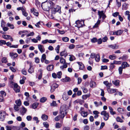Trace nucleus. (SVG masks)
Listing matches in <instances>:
<instances>
[{
    "label": "nucleus",
    "instance_id": "1",
    "mask_svg": "<svg viewBox=\"0 0 130 130\" xmlns=\"http://www.w3.org/2000/svg\"><path fill=\"white\" fill-rule=\"evenodd\" d=\"M55 4L51 0H47L42 3L41 6L45 10L49 11L51 9L53 8Z\"/></svg>",
    "mask_w": 130,
    "mask_h": 130
},
{
    "label": "nucleus",
    "instance_id": "20",
    "mask_svg": "<svg viewBox=\"0 0 130 130\" xmlns=\"http://www.w3.org/2000/svg\"><path fill=\"white\" fill-rule=\"evenodd\" d=\"M31 12L36 16H38V12H37L36 10L34 8H33L32 9H31Z\"/></svg>",
    "mask_w": 130,
    "mask_h": 130
},
{
    "label": "nucleus",
    "instance_id": "13",
    "mask_svg": "<svg viewBox=\"0 0 130 130\" xmlns=\"http://www.w3.org/2000/svg\"><path fill=\"white\" fill-rule=\"evenodd\" d=\"M108 47L113 49H116L118 48L119 46L116 44L109 45Z\"/></svg>",
    "mask_w": 130,
    "mask_h": 130
},
{
    "label": "nucleus",
    "instance_id": "35",
    "mask_svg": "<svg viewBox=\"0 0 130 130\" xmlns=\"http://www.w3.org/2000/svg\"><path fill=\"white\" fill-rule=\"evenodd\" d=\"M38 104H39L38 103H35L32 104V107L33 108L35 109L37 107Z\"/></svg>",
    "mask_w": 130,
    "mask_h": 130
},
{
    "label": "nucleus",
    "instance_id": "48",
    "mask_svg": "<svg viewBox=\"0 0 130 130\" xmlns=\"http://www.w3.org/2000/svg\"><path fill=\"white\" fill-rule=\"evenodd\" d=\"M60 61L61 63L64 64L66 63V60L65 59L63 58L62 57H61L60 58Z\"/></svg>",
    "mask_w": 130,
    "mask_h": 130
},
{
    "label": "nucleus",
    "instance_id": "50",
    "mask_svg": "<svg viewBox=\"0 0 130 130\" xmlns=\"http://www.w3.org/2000/svg\"><path fill=\"white\" fill-rule=\"evenodd\" d=\"M109 58L111 60H114L116 59V56L115 55H110L109 56Z\"/></svg>",
    "mask_w": 130,
    "mask_h": 130
},
{
    "label": "nucleus",
    "instance_id": "28",
    "mask_svg": "<svg viewBox=\"0 0 130 130\" xmlns=\"http://www.w3.org/2000/svg\"><path fill=\"white\" fill-rule=\"evenodd\" d=\"M15 103L17 104V105H18L20 106H21L22 104V102L20 99L16 100L15 101Z\"/></svg>",
    "mask_w": 130,
    "mask_h": 130
},
{
    "label": "nucleus",
    "instance_id": "31",
    "mask_svg": "<svg viewBox=\"0 0 130 130\" xmlns=\"http://www.w3.org/2000/svg\"><path fill=\"white\" fill-rule=\"evenodd\" d=\"M96 61L97 62H99L100 60V56L99 54H96V56L95 58Z\"/></svg>",
    "mask_w": 130,
    "mask_h": 130
},
{
    "label": "nucleus",
    "instance_id": "23",
    "mask_svg": "<svg viewBox=\"0 0 130 130\" xmlns=\"http://www.w3.org/2000/svg\"><path fill=\"white\" fill-rule=\"evenodd\" d=\"M34 71V69L32 67V66L31 64L30 65V68L28 70V72L30 73H33Z\"/></svg>",
    "mask_w": 130,
    "mask_h": 130
},
{
    "label": "nucleus",
    "instance_id": "60",
    "mask_svg": "<svg viewBox=\"0 0 130 130\" xmlns=\"http://www.w3.org/2000/svg\"><path fill=\"white\" fill-rule=\"evenodd\" d=\"M60 48V46L58 45L55 49V50L56 51L57 53H59V50Z\"/></svg>",
    "mask_w": 130,
    "mask_h": 130
},
{
    "label": "nucleus",
    "instance_id": "26",
    "mask_svg": "<svg viewBox=\"0 0 130 130\" xmlns=\"http://www.w3.org/2000/svg\"><path fill=\"white\" fill-rule=\"evenodd\" d=\"M112 83L116 86H119V80H117L115 81H112Z\"/></svg>",
    "mask_w": 130,
    "mask_h": 130
},
{
    "label": "nucleus",
    "instance_id": "54",
    "mask_svg": "<svg viewBox=\"0 0 130 130\" xmlns=\"http://www.w3.org/2000/svg\"><path fill=\"white\" fill-rule=\"evenodd\" d=\"M62 40L66 42H67L69 41V38L67 37H64L62 38Z\"/></svg>",
    "mask_w": 130,
    "mask_h": 130
},
{
    "label": "nucleus",
    "instance_id": "19",
    "mask_svg": "<svg viewBox=\"0 0 130 130\" xmlns=\"http://www.w3.org/2000/svg\"><path fill=\"white\" fill-rule=\"evenodd\" d=\"M93 113L95 115L94 118L95 119L99 117L98 114L100 113V112L97 111H93Z\"/></svg>",
    "mask_w": 130,
    "mask_h": 130
},
{
    "label": "nucleus",
    "instance_id": "27",
    "mask_svg": "<svg viewBox=\"0 0 130 130\" xmlns=\"http://www.w3.org/2000/svg\"><path fill=\"white\" fill-rule=\"evenodd\" d=\"M46 56L45 54H43L41 58V60L42 62L43 63L44 62V60H45L46 59Z\"/></svg>",
    "mask_w": 130,
    "mask_h": 130
},
{
    "label": "nucleus",
    "instance_id": "22",
    "mask_svg": "<svg viewBox=\"0 0 130 130\" xmlns=\"http://www.w3.org/2000/svg\"><path fill=\"white\" fill-rule=\"evenodd\" d=\"M96 85V83L93 81H91L90 83V86L92 88L95 87Z\"/></svg>",
    "mask_w": 130,
    "mask_h": 130
},
{
    "label": "nucleus",
    "instance_id": "43",
    "mask_svg": "<svg viewBox=\"0 0 130 130\" xmlns=\"http://www.w3.org/2000/svg\"><path fill=\"white\" fill-rule=\"evenodd\" d=\"M26 10L24 8L23 11H22V12L23 15L25 17H27L28 15V14L26 12Z\"/></svg>",
    "mask_w": 130,
    "mask_h": 130
},
{
    "label": "nucleus",
    "instance_id": "29",
    "mask_svg": "<svg viewBox=\"0 0 130 130\" xmlns=\"http://www.w3.org/2000/svg\"><path fill=\"white\" fill-rule=\"evenodd\" d=\"M128 5L126 3H124L122 5V9L125 10L127 9Z\"/></svg>",
    "mask_w": 130,
    "mask_h": 130
},
{
    "label": "nucleus",
    "instance_id": "42",
    "mask_svg": "<svg viewBox=\"0 0 130 130\" xmlns=\"http://www.w3.org/2000/svg\"><path fill=\"white\" fill-rule=\"evenodd\" d=\"M70 57L69 58V60L71 61H72L75 60V57L72 55H69Z\"/></svg>",
    "mask_w": 130,
    "mask_h": 130
},
{
    "label": "nucleus",
    "instance_id": "58",
    "mask_svg": "<svg viewBox=\"0 0 130 130\" xmlns=\"http://www.w3.org/2000/svg\"><path fill=\"white\" fill-rule=\"evenodd\" d=\"M115 66L114 65V64L113 63H111L109 66L110 69L112 70L115 68Z\"/></svg>",
    "mask_w": 130,
    "mask_h": 130
},
{
    "label": "nucleus",
    "instance_id": "9",
    "mask_svg": "<svg viewBox=\"0 0 130 130\" xmlns=\"http://www.w3.org/2000/svg\"><path fill=\"white\" fill-rule=\"evenodd\" d=\"M103 84L106 86L107 91L110 89V87L112 85L111 83H109L107 81H104Z\"/></svg>",
    "mask_w": 130,
    "mask_h": 130
},
{
    "label": "nucleus",
    "instance_id": "59",
    "mask_svg": "<svg viewBox=\"0 0 130 130\" xmlns=\"http://www.w3.org/2000/svg\"><path fill=\"white\" fill-rule=\"evenodd\" d=\"M43 124L44 125V126L46 128H47L48 127L49 124L47 122H44L43 123Z\"/></svg>",
    "mask_w": 130,
    "mask_h": 130
},
{
    "label": "nucleus",
    "instance_id": "25",
    "mask_svg": "<svg viewBox=\"0 0 130 130\" xmlns=\"http://www.w3.org/2000/svg\"><path fill=\"white\" fill-rule=\"evenodd\" d=\"M108 108L110 110V112L111 114L112 115H114L116 114L115 111H113V110L112 107L110 106H109Z\"/></svg>",
    "mask_w": 130,
    "mask_h": 130
},
{
    "label": "nucleus",
    "instance_id": "41",
    "mask_svg": "<svg viewBox=\"0 0 130 130\" xmlns=\"http://www.w3.org/2000/svg\"><path fill=\"white\" fill-rule=\"evenodd\" d=\"M118 112L121 114H123L124 110L123 109L121 108H119L117 109Z\"/></svg>",
    "mask_w": 130,
    "mask_h": 130
},
{
    "label": "nucleus",
    "instance_id": "47",
    "mask_svg": "<svg viewBox=\"0 0 130 130\" xmlns=\"http://www.w3.org/2000/svg\"><path fill=\"white\" fill-rule=\"evenodd\" d=\"M123 69L121 66L118 69V70L119 74L120 75L122 73Z\"/></svg>",
    "mask_w": 130,
    "mask_h": 130
},
{
    "label": "nucleus",
    "instance_id": "51",
    "mask_svg": "<svg viewBox=\"0 0 130 130\" xmlns=\"http://www.w3.org/2000/svg\"><path fill=\"white\" fill-rule=\"evenodd\" d=\"M91 41L92 43H94L97 42V39L96 38L94 37L91 39Z\"/></svg>",
    "mask_w": 130,
    "mask_h": 130
},
{
    "label": "nucleus",
    "instance_id": "5",
    "mask_svg": "<svg viewBox=\"0 0 130 130\" xmlns=\"http://www.w3.org/2000/svg\"><path fill=\"white\" fill-rule=\"evenodd\" d=\"M27 111V109L24 107L22 106L20 108V112L22 116L25 114Z\"/></svg>",
    "mask_w": 130,
    "mask_h": 130
},
{
    "label": "nucleus",
    "instance_id": "46",
    "mask_svg": "<svg viewBox=\"0 0 130 130\" xmlns=\"http://www.w3.org/2000/svg\"><path fill=\"white\" fill-rule=\"evenodd\" d=\"M116 2L117 3V5L118 7L119 8L121 6V1L120 0H116Z\"/></svg>",
    "mask_w": 130,
    "mask_h": 130
},
{
    "label": "nucleus",
    "instance_id": "61",
    "mask_svg": "<svg viewBox=\"0 0 130 130\" xmlns=\"http://www.w3.org/2000/svg\"><path fill=\"white\" fill-rule=\"evenodd\" d=\"M39 71L40 72V73L39 76L38 78L39 79H41L42 76V70H39Z\"/></svg>",
    "mask_w": 130,
    "mask_h": 130
},
{
    "label": "nucleus",
    "instance_id": "6",
    "mask_svg": "<svg viewBox=\"0 0 130 130\" xmlns=\"http://www.w3.org/2000/svg\"><path fill=\"white\" fill-rule=\"evenodd\" d=\"M75 23L77 24V27L79 28L83 27L84 25V21H80L79 20L76 21Z\"/></svg>",
    "mask_w": 130,
    "mask_h": 130
},
{
    "label": "nucleus",
    "instance_id": "63",
    "mask_svg": "<svg viewBox=\"0 0 130 130\" xmlns=\"http://www.w3.org/2000/svg\"><path fill=\"white\" fill-rule=\"evenodd\" d=\"M56 102L55 101H53L52 102L51 104L50 105L52 106H56Z\"/></svg>",
    "mask_w": 130,
    "mask_h": 130
},
{
    "label": "nucleus",
    "instance_id": "3",
    "mask_svg": "<svg viewBox=\"0 0 130 130\" xmlns=\"http://www.w3.org/2000/svg\"><path fill=\"white\" fill-rule=\"evenodd\" d=\"M101 115L104 116L103 118L105 120L107 121L109 117L108 113L104 110L101 113Z\"/></svg>",
    "mask_w": 130,
    "mask_h": 130
},
{
    "label": "nucleus",
    "instance_id": "8",
    "mask_svg": "<svg viewBox=\"0 0 130 130\" xmlns=\"http://www.w3.org/2000/svg\"><path fill=\"white\" fill-rule=\"evenodd\" d=\"M9 54L11 58L12 59H14L18 56V54L16 53L10 52Z\"/></svg>",
    "mask_w": 130,
    "mask_h": 130
},
{
    "label": "nucleus",
    "instance_id": "53",
    "mask_svg": "<svg viewBox=\"0 0 130 130\" xmlns=\"http://www.w3.org/2000/svg\"><path fill=\"white\" fill-rule=\"evenodd\" d=\"M63 66L60 67V68L61 69H63L64 68H66L67 67V64L66 62L63 64Z\"/></svg>",
    "mask_w": 130,
    "mask_h": 130
},
{
    "label": "nucleus",
    "instance_id": "21",
    "mask_svg": "<svg viewBox=\"0 0 130 130\" xmlns=\"http://www.w3.org/2000/svg\"><path fill=\"white\" fill-rule=\"evenodd\" d=\"M62 98L64 100H67L69 98L68 95L65 92H64Z\"/></svg>",
    "mask_w": 130,
    "mask_h": 130
},
{
    "label": "nucleus",
    "instance_id": "24",
    "mask_svg": "<svg viewBox=\"0 0 130 130\" xmlns=\"http://www.w3.org/2000/svg\"><path fill=\"white\" fill-rule=\"evenodd\" d=\"M48 116L45 114H42L41 117L42 119L44 121L46 120L48 118Z\"/></svg>",
    "mask_w": 130,
    "mask_h": 130
},
{
    "label": "nucleus",
    "instance_id": "39",
    "mask_svg": "<svg viewBox=\"0 0 130 130\" xmlns=\"http://www.w3.org/2000/svg\"><path fill=\"white\" fill-rule=\"evenodd\" d=\"M101 22V20H98L96 23H95V25L93 26L94 28H96L98 27V25Z\"/></svg>",
    "mask_w": 130,
    "mask_h": 130
},
{
    "label": "nucleus",
    "instance_id": "33",
    "mask_svg": "<svg viewBox=\"0 0 130 130\" xmlns=\"http://www.w3.org/2000/svg\"><path fill=\"white\" fill-rule=\"evenodd\" d=\"M116 120L117 122L120 123H122L124 122V121L119 117H117L116 118Z\"/></svg>",
    "mask_w": 130,
    "mask_h": 130
},
{
    "label": "nucleus",
    "instance_id": "62",
    "mask_svg": "<svg viewBox=\"0 0 130 130\" xmlns=\"http://www.w3.org/2000/svg\"><path fill=\"white\" fill-rule=\"evenodd\" d=\"M61 74L62 73L60 71L58 72L57 75V77L59 78H60L61 77Z\"/></svg>",
    "mask_w": 130,
    "mask_h": 130
},
{
    "label": "nucleus",
    "instance_id": "18",
    "mask_svg": "<svg viewBox=\"0 0 130 130\" xmlns=\"http://www.w3.org/2000/svg\"><path fill=\"white\" fill-rule=\"evenodd\" d=\"M117 90L116 89L110 88L107 91L109 93L112 94L116 92Z\"/></svg>",
    "mask_w": 130,
    "mask_h": 130
},
{
    "label": "nucleus",
    "instance_id": "12",
    "mask_svg": "<svg viewBox=\"0 0 130 130\" xmlns=\"http://www.w3.org/2000/svg\"><path fill=\"white\" fill-rule=\"evenodd\" d=\"M38 47L41 53H42L44 52L45 49L43 45L39 44L38 45Z\"/></svg>",
    "mask_w": 130,
    "mask_h": 130
},
{
    "label": "nucleus",
    "instance_id": "38",
    "mask_svg": "<svg viewBox=\"0 0 130 130\" xmlns=\"http://www.w3.org/2000/svg\"><path fill=\"white\" fill-rule=\"evenodd\" d=\"M62 126V124L59 122L56 123L55 124V127L58 128L61 127Z\"/></svg>",
    "mask_w": 130,
    "mask_h": 130
},
{
    "label": "nucleus",
    "instance_id": "2",
    "mask_svg": "<svg viewBox=\"0 0 130 130\" xmlns=\"http://www.w3.org/2000/svg\"><path fill=\"white\" fill-rule=\"evenodd\" d=\"M66 108L62 106L60 108V113L61 116V117L64 118L65 116L67 114Z\"/></svg>",
    "mask_w": 130,
    "mask_h": 130
},
{
    "label": "nucleus",
    "instance_id": "55",
    "mask_svg": "<svg viewBox=\"0 0 130 130\" xmlns=\"http://www.w3.org/2000/svg\"><path fill=\"white\" fill-rule=\"evenodd\" d=\"M1 94V96L3 97H5L6 95V93L4 91H1L0 92Z\"/></svg>",
    "mask_w": 130,
    "mask_h": 130
},
{
    "label": "nucleus",
    "instance_id": "4",
    "mask_svg": "<svg viewBox=\"0 0 130 130\" xmlns=\"http://www.w3.org/2000/svg\"><path fill=\"white\" fill-rule=\"evenodd\" d=\"M61 7L59 6H57L56 8L52 9V12L53 14H55L57 12H58L60 14L61 13Z\"/></svg>",
    "mask_w": 130,
    "mask_h": 130
},
{
    "label": "nucleus",
    "instance_id": "34",
    "mask_svg": "<svg viewBox=\"0 0 130 130\" xmlns=\"http://www.w3.org/2000/svg\"><path fill=\"white\" fill-rule=\"evenodd\" d=\"M47 100V99L46 97H43L40 99V101L41 102L44 103Z\"/></svg>",
    "mask_w": 130,
    "mask_h": 130
},
{
    "label": "nucleus",
    "instance_id": "32",
    "mask_svg": "<svg viewBox=\"0 0 130 130\" xmlns=\"http://www.w3.org/2000/svg\"><path fill=\"white\" fill-rule=\"evenodd\" d=\"M103 11H99L98 12V15L99 16V19H101V17H102L103 15Z\"/></svg>",
    "mask_w": 130,
    "mask_h": 130
},
{
    "label": "nucleus",
    "instance_id": "40",
    "mask_svg": "<svg viewBox=\"0 0 130 130\" xmlns=\"http://www.w3.org/2000/svg\"><path fill=\"white\" fill-rule=\"evenodd\" d=\"M90 95L89 94H85L83 95L82 96V98L84 100H86L88 98L90 97Z\"/></svg>",
    "mask_w": 130,
    "mask_h": 130
},
{
    "label": "nucleus",
    "instance_id": "37",
    "mask_svg": "<svg viewBox=\"0 0 130 130\" xmlns=\"http://www.w3.org/2000/svg\"><path fill=\"white\" fill-rule=\"evenodd\" d=\"M3 37L6 39H9L10 37V36L9 35H2Z\"/></svg>",
    "mask_w": 130,
    "mask_h": 130
},
{
    "label": "nucleus",
    "instance_id": "15",
    "mask_svg": "<svg viewBox=\"0 0 130 130\" xmlns=\"http://www.w3.org/2000/svg\"><path fill=\"white\" fill-rule=\"evenodd\" d=\"M129 66V65L128 64L127 62H122L121 65V67L124 69L126 67Z\"/></svg>",
    "mask_w": 130,
    "mask_h": 130
},
{
    "label": "nucleus",
    "instance_id": "10",
    "mask_svg": "<svg viewBox=\"0 0 130 130\" xmlns=\"http://www.w3.org/2000/svg\"><path fill=\"white\" fill-rule=\"evenodd\" d=\"M123 30H119L113 32V35H116L117 36L121 35L123 32Z\"/></svg>",
    "mask_w": 130,
    "mask_h": 130
},
{
    "label": "nucleus",
    "instance_id": "17",
    "mask_svg": "<svg viewBox=\"0 0 130 130\" xmlns=\"http://www.w3.org/2000/svg\"><path fill=\"white\" fill-rule=\"evenodd\" d=\"M80 114L82 116L84 117H85L87 116L88 113L87 112L82 111L80 112Z\"/></svg>",
    "mask_w": 130,
    "mask_h": 130
},
{
    "label": "nucleus",
    "instance_id": "57",
    "mask_svg": "<svg viewBox=\"0 0 130 130\" xmlns=\"http://www.w3.org/2000/svg\"><path fill=\"white\" fill-rule=\"evenodd\" d=\"M34 121H36L37 123H38L39 122V120L38 119V118L36 117H35L33 118Z\"/></svg>",
    "mask_w": 130,
    "mask_h": 130
},
{
    "label": "nucleus",
    "instance_id": "36",
    "mask_svg": "<svg viewBox=\"0 0 130 130\" xmlns=\"http://www.w3.org/2000/svg\"><path fill=\"white\" fill-rule=\"evenodd\" d=\"M61 115L57 116L54 119L55 120L57 121L60 119V118L63 119V118H62V117H61Z\"/></svg>",
    "mask_w": 130,
    "mask_h": 130
},
{
    "label": "nucleus",
    "instance_id": "49",
    "mask_svg": "<svg viewBox=\"0 0 130 130\" xmlns=\"http://www.w3.org/2000/svg\"><path fill=\"white\" fill-rule=\"evenodd\" d=\"M121 61H117L116 60H114L113 62V64H121Z\"/></svg>",
    "mask_w": 130,
    "mask_h": 130
},
{
    "label": "nucleus",
    "instance_id": "52",
    "mask_svg": "<svg viewBox=\"0 0 130 130\" xmlns=\"http://www.w3.org/2000/svg\"><path fill=\"white\" fill-rule=\"evenodd\" d=\"M19 106H20L16 105H14V109L16 111H18L19 110Z\"/></svg>",
    "mask_w": 130,
    "mask_h": 130
},
{
    "label": "nucleus",
    "instance_id": "56",
    "mask_svg": "<svg viewBox=\"0 0 130 130\" xmlns=\"http://www.w3.org/2000/svg\"><path fill=\"white\" fill-rule=\"evenodd\" d=\"M81 88L83 90V92L85 93H87L88 91L87 89L86 88L84 87H81Z\"/></svg>",
    "mask_w": 130,
    "mask_h": 130
},
{
    "label": "nucleus",
    "instance_id": "44",
    "mask_svg": "<svg viewBox=\"0 0 130 130\" xmlns=\"http://www.w3.org/2000/svg\"><path fill=\"white\" fill-rule=\"evenodd\" d=\"M1 61L3 63H6L7 62V60L6 58V57H3L1 59Z\"/></svg>",
    "mask_w": 130,
    "mask_h": 130
},
{
    "label": "nucleus",
    "instance_id": "7",
    "mask_svg": "<svg viewBox=\"0 0 130 130\" xmlns=\"http://www.w3.org/2000/svg\"><path fill=\"white\" fill-rule=\"evenodd\" d=\"M58 87V85L56 83H55L53 84L51 87V92H53L55 90L56 88H57Z\"/></svg>",
    "mask_w": 130,
    "mask_h": 130
},
{
    "label": "nucleus",
    "instance_id": "64",
    "mask_svg": "<svg viewBox=\"0 0 130 130\" xmlns=\"http://www.w3.org/2000/svg\"><path fill=\"white\" fill-rule=\"evenodd\" d=\"M40 59L38 57H36L35 58V62L36 63H39V62Z\"/></svg>",
    "mask_w": 130,
    "mask_h": 130
},
{
    "label": "nucleus",
    "instance_id": "11",
    "mask_svg": "<svg viewBox=\"0 0 130 130\" xmlns=\"http://www.w3.org/2000/svg\"><path fill=\"white\" fill-rule=\"evenodd\" d=\"M0 115H1L0 119L2 121H3L5 118L6 113L4 112H0Z\"/></svg>",
    "mask_w": 130,
    "mask_h": 130
},
{
    "label": "nucleus",
    "instance_id": "16",
    "mask_svg": "<svg viewBox=\"0 0 130 130\" xmlns=\"http://www.w3.org/2000/svg\"><path fill=\"white\" fill-rule=\"evenodd\" d=\"M61 80L63 82H67L71 80L70 78L68 77H66L65 78H63Z\"/></svg>",
    "mask_w": 130,
    "mask_h": 130
},
{
    "label": "nucleus",
    "instance_id": "45",
    "mask_svg": "<svg viewBox=\"0 0 130 130\" xmlns=\"http://www.w3.org/2000/svg\"><path fill=\"white\" fill-rule=\"evenodd\" d=\"M7 25L8 27H9L10 28L13 29L14 28V27L13 25L9 23H8Z\"/></svg>",
    "mask_w": 130,
    "mask_h": 130
},
{
    "label": "nucleus",
    "instance_id": "30",
    "mask_svg": "<svg viewBox=\"0 0 130 130\" xmlns=\"http://www.w3.org/2000/svg\"><path fill=\"white\" fill-rule=\"evenodd\" d=\"M75 10L73 8H71L69 10V12L68 13V17L69 18H70V17L71 13H70L71 12H73V11H75Z\"/></svg>",
    "mask_w": 130,
    "mask_h": 130
},
{
    "label": "nucleus",
    "instance_id": "14",
    "mask_svg": "<svg viewBox=\"0 0 130 130\" xmlns=\"http://www.w3.org/2000/svg\"><path fill=\"white\" fill-rule=\"evenodd\" d=\"M54 68V66L53 65H49L46 68L47 70L49 71H52Z\"/></svg>",
    "mask_w": 130,
    "mask_h": 130
}]
</instances>
